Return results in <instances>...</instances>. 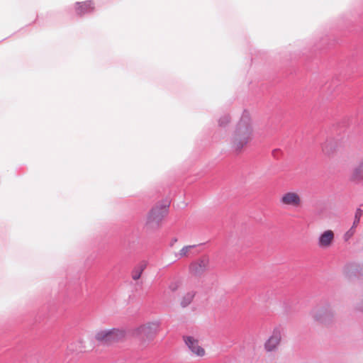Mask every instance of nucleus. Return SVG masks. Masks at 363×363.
I'll use <instances>...</instances> for the list:
<instances>
[{
	"label": "nucleus",
	"instance_id": "14",
	"mask_svg": "<svg viewBox=\"0 0 363 363\" xmlns=\"http://www.w3.org/2000/svg\"><path fill=\"white\" fill-rule=\"evenodd\" d=\"M143 272L142 268H137L135 269L132 272V277L134 280H138L140 279L141 274Z\"/></svg>",
	"mask_w": 363,
	"mask_h": 363
},
{
	"label": "nucleus",
	"instance_id": "2",
	"mask_svg": "<svg viewBox=\"0 0 363 363\" xmlns=\"http://www.w3.org/2000/svg\"><path fill=\"white\" fill-rule=\"evenodd\" d=\"M159 324L156 322L136 326L131 329L130 335L140 349H145L152 345L153 340L159 332Z\"/></svg>",
	"mask_w": 363,
	"mask_h": 363
},
{
	"label": "nucleus",
	"instance_id": "16",
	"mask_svg": "<svg viewBox=\"0 0 363 363\" xmlns=\"http://www.w3.org/2000/svg\"><path fill=\"white\" fill-rule=\"evenodd\" d=\"M322 313L323 311L321 310L314 311L312 313L313 318L316 320H322Z\"/></svg>",
	"mask_w": 363,
	"mask_h": 363
},
{
	"label": "nucleus",
	"instance_id": "4",
	"mask_svg": "<svg viewBox=\"0 0 363 363\" xmlns=\"http://www.w3.org/2000/svg\"><path fill=\"white\" fill-rule=\"evenodd\" d=\"M168 207V203H157L153 206L146 216L145 226L150 229L159 228L167 213Z\"/></svg>",
	"mask_w": 363,
	"mask_h": 363
},
{
	"label": "nucleus",
	"instance_id": "11",
	"mask_svg": "<svg viewBox=\"0 0 363 363\" xmlns=\"http://www.w3.org/2000/svg\"><path fill=\"white\" fill-rule=\"evenodd\" d=\"M281 340V333L279 330H274L272 336L265 343V348L267 351L274 350L279 344Z\"/></svg>",
	"mask_w": 363,
	"mask_h": 363
},
{
	"label": "nucleus",
	"instance_id": "12",
	"mask_svg": "<svg viewBox=\"0 0 363 363\" xmlns=\"http://www.w3.org/2000/svg\"><path fill=\"white\" fill-rule=\"evenodd\" d=\"M75 9L77 14L80 16L91 12L94 9V3L91 1L77 3Z\"/></svg>",
	"mask_w": 363,
	"mask_h": 363
},
{
	"label": "nucleus",
	"instance_id": "9",
	"mask_svg": "<svg viewBox=\"0 0 363 363\" xmlns=\"http://www.w3.org/2000/svg\"><path fill=\"white\" fill-rule=\"evenodd\" d=\"M335 238V235L333 230H327L324 231L319 237L318 245L321 248L330 247Z\"/></svg>",
	"mask_w": 363,
	"mask_h": 363
},
{
	"label": "nucleus",
	"instance_id": "7",
	"mask_svg": "<svg viewBox=\"0 0 363 363\" xmlns=\"http://www.w3.org/2000/svg\"><path fill=\"white\" fill-rule=\"evenodd\" d=\"M208 264V258L203 257L192 262L189 266V270L194 274H200L207 269Z\"/></svg>",
	"mask_w": 363,
	"mask_h": 363
},
{
	"label": "nucleus",
	"instance_id": "8",
	"mask_svg": "<svg viewBox=\"0 0 363 363\" xmlns=\"http://www.w3.org/2000/svg\"><path fill=\"white\" fill-rule=\"evenodd\" d=\"M350 178L354 182H363V157L359 158L350 173Z\"/></svg>",
	"mask_w": 363,
	"mask_h": 363
},
{
	"label": "nucleus",
	"instance_id": "5",
	"mask_svg": "<svg viewBox=\"0 0 363 363\" xmlns=\"http://www.w3.org/2000/svg\"><path fill=\"white\" fill-rule=\"evenodd\" d=\"M281 206L285 208H301L303 206V200L301 194L296 191H287L284 192L280 198Z\"/></svg>",
	"mask_w": 363,
	"mask_h": 363
},
{
	"label": "nucleus",
	"instance_id": "15",
	"mask_svg": "<svg viewBox=\"0 0 363 363\" xmlns=\"http://www.w3.org/2000/svg\"><path fill=\"white\" fill-rule=\"evenodd\" d=\"M192 248V246H185L180 251H179V256L180 257H185L187 255L189 250Z\"/></svg>",
	"mask_w": 363,
	"mask_h": 363
},
{
	"label": "nucleus",
	"instance_id": "18",
	"mask_svg": "<svg viewBox=\"0 0 363 363\" xmlns=\"http://www.w3.org/2000/svg\"><path fill=\"white\" fill-rule=\"evenodd\" d=\"M179 288V282H173L169 285V289L174 291L177 290Z\"/></svg>",
	"mask_w": 363,
	"mask_h": 363
},
{
	"label": "nucleus",
	"instance_id": "19",
	"mask_svg": "<svg viewBox=\"0 0 363 363\" xmlns=\"http://www.w3.org/2000/svg\"><path fill=\"white\" fill-rule=\"evenodd\" d=\"M362 215V211L361 209H357L355 212L354 218H357V220H360V218Z\"/></svg>",
	"mask_w": 363,
	"mask_h": 363
},
{
	"label": "nucleus",
	"instance_id": "1",
	"mask_svg": "<svg viewBox=\"0 0 363 363\" xmlns=\"http://www.w3.org/2000/svg\"><path fill=\"white\" fill-rule=\"evenodd\" d=\"M254 126L251 118L247 113H244L235 128L232 139L233 148L240 151L245 147L252 139Z\"/></svg>",
	"mask_w": 363,
	"mask_h": 363
},
{
	"label": "nucleus",
	"instance_id": "21",
	"mask_svg": "<svg viewBox=\"0 0 363 363\" xmlns=\"http://www.w3.org/2000/svg\"><path fill=\"white\" fill-rule=\"evenodd\" d=\"M362 310L363 311V305L362 306Z\"/></svg>",
	"mask_w": 363,
	"mask_h": 363
},
{
	"label": "nucleus",
	"instance_id": "20",
	"mask_svg": "<svg viewBox=\"0 0 363 363\" xmlns=\"http://www.w3.org/2000/svg\"><path fill=\"white\" fill-rule=\"evenodd\" d=\"M359 220H357V218H354V223H353V225H352V229L353 228H356V227L358 225V224H359Z\"/></svg>",
	"mask_w": 363,
	"mask_h": 363
},
{
	"label": "nucleus",
	"instance_id": "10",
	"mask_svg": "<svg viewBox=\"0 0 363 363\" xmlns=\"http://www.w3.org/2000/svg\"><path fill=\"white\" fill-rule=\"evenodd\" d=\"M184 341L192 353L196 356L203 357L205 354L204 349L199 345L197 340L192 337H186Z\"/></svg>",
	"mask_w": 363,
	"mask_h": 363
},
{
	"label": "nucleus",
	"instance_id": "17",
	"mask_svg": "<svg viewBox=\"0 0 363 363\" xmlns=\"http://www.w3.org/2000/svg\"><path fill=\"white\" fill-rule=\"evenodd\" d=\"M230 122V118L228 116H225L220 118L219 120V124L220 126H225Z\"/></svg>",
	"mask_w": 363,
	"mask_h": 363
},
{
	"label": "nucleus",
	"instance_id": "6",
	"mask_svg": "<svg viewBox=\"0 0 363 363\" xmlns=\"http://www.w3.org/2000/svg\"><path fill=\"white\" fill-rule=\"evenodd\" d=\"M338 141L334 138L325 140L321 145L323 153L328 157L334 156L339 150Z\"/></svg>",
	"mask_w": 363,
	"mask_h": 363
},
{
	"label": "nucleus",
	"instance_id": "3",
	"mask_svg": "<svg viewBox=\"0 0 363 363\" xmlns=\"http://www.w3.org/2000/svg\"><path fill=\"white\" fill-rule=\"evenodd\" d=\"M126 332L123 328H104L96 331L94 338L96 341L106 344H112L125 339Z\"/></svg>",
	"mask_w": 363,
	"mask_h": 363
},
{
	"label": "nucleus",
	"instance_id": "13",
	"mask_svg": "<svg viewBox=\"0 0 363 363\" xmlns=\"http://www.w3.org/2000/svg\"><path fill=\"white\" fill-rule=\"evenodd\" d=\"M194 295L195 294L193 291L188 292L186 295H184L182 297L181 300V305L184 307L189 305L192 300L194 299Z\"/></svg>",
	"mask_w": 363,
	"mask_h": 363
}]
</instances>
